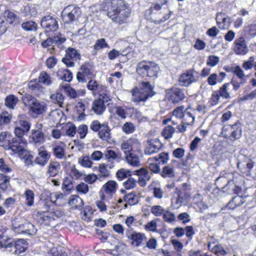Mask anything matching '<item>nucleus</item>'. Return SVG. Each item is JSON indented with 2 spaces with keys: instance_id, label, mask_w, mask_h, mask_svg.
Listing matches in <instances>:
<instances>
[{
  "instance_id": "obj_1",
  "label": "nucleus",
  "mask_w": 256,
  "mask_h": 256,
  "mask_svg": "<svg viewBox=\"0 0 256 256\" xmlns=\"http://www.w3.org/2000/svg\"><path fill=\"white\" fill-rule=\"evenodd\" d=\"M100 8L107 12V16L114 22L119 24L126 22L132 12L130 4L124 0H104Z\"/></svg>"
},
{
  "instance_id": "obj_2",
  "label": "nucleus",
  "mask_w": 256,
  "mask_h": 256,
  "mask_svg": "<svg viewBox=\"0 0 256 256\" xmlns=\"http://www.w3.org/2000/svg\"><path fill=\"white\" fill-rule=\"evenodd\" d=\"M131 100L136 103L146 102L156 94L154 90V87L148 81H142L140 82L138 86L131 90Z\"/></svg>"
},
{
  "instance_id": "obj_3",
  "label": "nucleus",
  "mask_w": 256,
  "mask_h": 256,
  "mask_svg": "<svg viewBox=\"0 0 256 256\" xmlns=\"http://www.w3.org/2000/svg\"><path fill=\"white\" fill-rule=\"evenodd\" d=\"M62 215V211L60 208H56L51 212H38L35 219L40 225L54 227L56 225V218H60Z\"/></svg>"
},
{
  "instance_id": "obj_4",
  "label": "nucleus",
  "mask_w": 256,
  "mask_h": 256,
  "mask_svg": "<svg viewBox=\"0 0 256 256\" xmlns=\"http://www.w3.org/2000/svg\"><path fill=\"white\" fill-rule=\"evenodd\" d=\"M159 71L158 66L151 61L142 60L136 66V72L142 77L156 78Z\"/></svg>"
},
{
  "instance_id": "obj_5",
  "label": "nucleus",
  "mask_w": 256,
  "mask_h": 256,
  "mask_svg": "<svg viewBox=\"0 0 256 256\" xmlns=\"http://www.w3.org/2000/svg\"><path fill=\"white\" fill-rule=\"evenodd\" d=\"M164 2L162 5L158 4H152L150 8V13L151 14V19L156 24H160L168 19L170 17V12L166 8L163 6L164 4L167 2L164 0Z\"/></svg>"
},
{
  "instance_id": "obj_6",
  "label": "nucleus",
  "mask_w": 256,
  "mask_h": 256,
  "mask_svg": "<svg viewBox=\"0 0 256 256\" xmlns=\"http://www.w3.org/2000/svg\"><path fill=\"white\" fill-rule=\"evenodd\" d=\"M12 227L14 231L18 234L34 236L37 232L35 226L24 218L14 220L12 223Z\"/></svg>"
},
{
  "instance_id": "obj_7",
  "label": "nucleus",
  "mask_w": 256,
  "mask_h": 256,
  "mask_svg": "<svg viewBox=\"0 0 256 256\" xmlns=\"http://www.w3.org/2000/svg\"><path fill=\"white\" fill-rule=\"evenodd\" d=\"M104 158L107 162L106 166L110 168H113L116 164L122 160V153L119 150L116 152L111 149L104 152Z\"/></svg>"
},
{
  "instance_id": "obj_8",
  "label": "nucleus",
  "mask_w": 256,
  "mask_h": 256,
  "mask_svg": "<svg viewBox=\"0 0 256 256\" xmlns=\"http://www.w3.org/2000/svg\"><path fill=\"white\" fill-rule=\"evenodd\" d=\"M80 14V8L74 5L67 6L64 8L62 13L63 21L68 24L77 19Z\"/></svg>"
},
{
  "instance_id": "obj_9",
  "label": "nucleus",
  "mask_w": 256,
  "mask_h": 256,
  "mask_svg": "<svg viewBox=\"0 0 256 256\" xmlns=\"http://www.w3.org/2000/svg\"><path fill=\"white\" fill-rule=\"evenodd\" d=\"M94 76V68L92 64L85 62L78 72L76 78L79 82L84 83L87 79H90Z\"/></svg>"
},
{
  "instance_id": "obj_10",
  "label": "nucleus",
  "mask_w": 256,
  "mask_h": 256,
  "mask_svg": "<svg viewBox=\"0 0 256 256\" xmlns=\"http://www.w3.org/2000/svg\"><path fill=\"white\" fill-rule=\"evenodd\" d=\"M80 55L78 50L74 48H69L66 50L64 57L62 58V62L68 67H73L75 61L80 58Z\"/></svg>"
},
{
  "instance_id": "obj_11",
  "label": "nucleus",
  "mask_w": 256,
  "mask_h": 256,
  "mask_svg": "<svg viewBox=\"0 0 256 256\" xmlns=\"http://www.w3.org/2000/svg\"><path fill=\"white\" fill-rule=\"evenodd\" d=\"M166 96L172 103H178L184 99V91L178 88L172 87L166 90Z\"/></svg>"
},
{
  "instance_id": "obj_12",
  "label": "nucleus",
  "mask_w": 256,
  "mask_h": 256,
  "mask_svg": "<svg viewBox=\"0 0 256 256\" xmlns=\"http://www.w3.org/2000/svg\"><path fill=\"white\" fill-rule=\"evenodd\" d=\"M126 236L128 240L132 241V244L136 246H140L146 238L144 234L136 232L132 228L126 229Z\"/></svg>"
},
{
  "instance_id": "obj_13",
  "label": "nucleus",
  "mask_w": 256,
  "mask_h": 256,
  "mask_svg": "<svg viewBox=\"0 0 256 256\" xmlns=\"http://www.w3.org/2000/svg\"><path fill=\"white\" fill-rule=\"evenodd\" d=\"M10 141L8 150H12L14 153L22 154L27 144L26 140L12 138Z\"/></svg>"
},
{
  "instance_id": "obj_14",
  "label": "nucleus",
  "mask_w": 256,
  "mask_h": 256,
  "mask_svg": "<svg viewBox=\"0 0 256 256\" xmlns=\"http://www.w3.org/2000/svg\"><path fill=\"white\" fill-rule=\"evenodd\" d=\"M40 24L47 32L56 31L58 28L56 19L50 15L44 16L42 18Z\"/></svg>"
},
{
  "instance_id": "obj_15",
  "label": "nucleus",
  "mask_w": 256,
  "mask_h": 256,
  "mask_svg": "<svg viewBox=\"0 0 256 256\" xmlns=\"http://www.w3.org/2000/svg\"><path fill=\"white\" fill-rule=\"evenodd\" d=\"M230 176L226 184L225 185V188H226L228 194H238L242 190L241 186L238 184L236 178H234L232 174H228Z\"/></svg>"
},
{
  "instance_id": "obj_16",
  "label": "nucleus",
  "mask_w": 256,
  "mask_h": 256,
  "mask_svg": "<svg viewBox=\"0 0 256 256\" xmlns=\"http://www.w3.org/2000/svg\"><path fill=\"white\" fill-rule=\"evenodd\" d=\"M162 147V144L158 138H152L147 140L144 153L150 155L158 152Z\"/></svg>"
},
{
  "instance_id": "obj_17",
  "label": "nucleus",
  "mask_w": 256,
  "mask_h": 256,
  "mask_svg": "<svg viewBox=\"0 0 256 256\" xmlns=\"http://www.w3.org/2000/svg\"><path fill=\"white\" fill-rule=\"evenodd\" d=\"M140 145V142L138 139L135 138H130L128 140L123 142L120 144V149L124 152V156L132 152L134 147Z\"/></svg>"
},
{
  "instance_id": "obj_18",
  "label": "nucleus",
  "mask_w": 256,
  "mask_h": 256,
  "mask_svg": "<svg viewBox=\"0 0 256 256\" xmlns=\"http://www.w3.org/2000/svg\"><path fill=\"white\" fill-rule=\"evenodd\" d=\"M196 81L193 71L190 70L182 74L179 78V84L182 86H188Z\"/></svg>"
},
{
  "instance_id": "obj_19",
  "label": "nucleus",
  "mask_w": 256,
  "mask_h": 256,
  "mask_svg": "<svg viewBox=\"0 0 256 256\" xmlns=\"http://www.w3.org/2000/svg\"><path fill=\"white\" fill-rule=\"evenodd\" d=\"M29 139L30 142L35 146H38L46 141L44 134L42 132L31 131Z\"/></svg>"
},
{
  "instance_id": "obj_20",
  "label": "nucleus",
  "mask_w": 256,
  "mask_h": 256,
  "mask_svg": "<svg viewBox=\"0 0 256 256\" xmlns=\"http://www.w3.org/2000/svg\"><path fill=\"white\" fill-rule=\"evenodd\" d=\"M38 154L34 160V162L36 164L44 166L48 163L50 154L46 150H44L43 147L38 148Z\"/></svg>"
},
{
  "instance_id": "obj_21",
  "label": "nucleus",
  "mask_w": 256,
  "mask_h": 256,
  "mask_svg": "<svg viewBox=\"0 0 256 256\" xmlns=\"http://www.w3.org/2000/svg\"><path fill=\"white\" fill-rule=\"evenodd\" d=\"M234 44V50L236 54L244 55L247 52V46L245 40L242 36L236 40Z\"/></svg>"
},
{
  "instance_id": "obj_22",
  "label": "nucleus",
  "mask_w": 256,
  "mask_h": 256,
  "mask_svg": "<svg viewBox=\"0 0 256 256\" xmlns=\"http://www.w3.org/2000/svg\"><path fill=\"white\" fill-rule=\"evenodd\" d=\"M194 112V110L191 108L186 109L185 112L182 118V123L187 126L192 124L195 118Z\"/></svg>"
},
{
  "instance_id": "obj_23",
  "label": "nucleus",
  "mask_w": 256,
  "mask_h": 256,
  "mask_svg": "<svg viewBox=\"0 0 256 256\" xmlns=\"http://www.w3.org/2000/svg\"><path fill=\"white\" fill-rule=\"evenodd\" d=\"M30 108V111L36 115L41 114L46 110V104L37 100H34Z\"/></svg>"
},
{
  "instance_id": "obj_24",
  "label": "nucleus",
  "mask_w": 256,
  "mask_h": 256,
  "mask_svg": "<svg viewBox=\"0 0 256 256\" xmlns=\"http://www.w3.org/2000/svg\"><path fill=\"white\" fill-rule=\"evenodd\" d=\"M240 125V123L238 122H235L232 125H230L232 130L231 134L229 136V138L230 140H234L241 136L242 128Z\"/></svg>"
},
{
  "instance_id": "obj_25",
  "label": "nucleus",
  "mask_w": 256,
  "mask_h": 256,
  "mask_svg": "<svg viewBox=\"0 0 256 256\" xmlns=\"http://www.w3.org/2000/svg\"><path fill=\"white\" fill-rule=\"evenodd\" d=\"M60 170V165L57 162H50L47 167L46 174L50 177L56 176Z\"/></svg>"
},
{
  "instance_id": "obj_26",
  "label": "nucleus",
  "mask_w": 256,
  "mask_h": 256,
  "mask_svg": "<svg viewBox=\"0 0 256 256\" xmlns=\"http://www.w3.org/2000/svg\"><path fill=\"white\" fill-rule=\"evenodd\" d=\"M245 202L244 198L236 196L230 201L227 206H225V209L228 208L234 210L237 206H239Z\"/></svg>"
},
{
  "instance_id": "obj_27",
  "label": "nucleus",
  "mask_w": 256,
  "mask_h": 256,
  "mask_svg": "<svg viewBox=\"0 0 256 256\" xmlns=\"http://www.w3.org/2000/svg\"><path fill=\"white\" fill-rule=\"evenodd\" d=\"M12 137L11 134L6 132H3L0 134V146L5 149L10 148V144Z\"/></svg>"
},
{
  "instance_id": "obj_28",
  "label": "nucleus",
  "mask_w": 256,
  "mask_h": 256,
  "mask_svg": "<svg viewBox=\"0 0 256 256\" xmlns=\"http://www.w3.org/2000/svg\"><path fill=\"white\" fill-rule=\"evenodd\" d=\"M92 110L96 114H102L106 110L104 100L102 99L94 100L92 103Z\"/></svg>"
},
{
  "instance_id": "obj_29",
  "label": "nucleus",
  "mask_w": 256,
  "mask_h": 256,
  "mask_svg": "<svg viewBox=\"0 0 256 256\" xmlns=\"http://www.w3.org/2000/svg\"><path fill=\"white\" fill-rule=\"evenodd\" d=\"M117 185L115 181L108 180L102 186V188L106 194H112L116 192Z\"/></svg>"
},
{
  "instance_id": "obj_30",
  "label": "nucleus",
  "mask_w": 256,
  "mask_h": 256,
  "mask_svg": "<svg viewBox=\"0 0 256 256\" xmlns=\"http://www.w3.org/2000/svg\"><path fill=\"white\" fill-rule=\"evenodd\" d=\"M110 130L106 124H102L98 132V136L102 140L108 142L110 139Z\"/></svg>"
},
{
  "instance_id": "obj_31",
  "label": "nucleus",
  "mask_w": 256,
  "mask_h": 256,
  "mask_svg": "<svg viewBox=\"0 0 256 256\" xmlns=\"http://www.w3.org/2000/svg\"><path fill=\"white\" fill-rule=\"evenodd\" d=\"M126 160L128 163L133 166L138 167L140 166V160L139 157L133 152L125 156Z\"/></svg>"
},
{
  "instance_id": "obj_32",
  "label": "nucleus",
  "mask_w": 256,
  "mask_h": 256,
  "mask_svg": "<svg viewBox=\"0 0 256 256\" xmlns=\"http://www.w3.org/2000/svg\"><path fill=\"white\" fill-rule=\"evenodd\" d=\"M124 200L129 205H134L138 204L140 200L139 196L134 192L126 194L124 196Z\"/></svg>"
},
{
  "instance_id": "obj_33",
  "label": "nucleus",
  "mask_w": 256,
  "mask_h": 256,
  "mask_svg": "<svg viewBox=\"0 0 256 256\" xmlns=\"http://www.w3.org/2000/svg\"><path fill=\"white\" fill-rule=\"evenodd\" d=\"M15 250L16 254H20L24 252L27 248L26 241L23 239L18 240L14 243Z\"/></svg>"
},
{
  "instance_id": "obj_34",
  "label": "nucleus",
  "mask_w": 256,
  "mask_h": 256,
  "mask_svg": "<svg viewBox=\"0 0 256 256\" xmlns=\"http://www.w3.org/2000/svg\"><path fill=\"white\" fill-rule=\"evenodd\" d=\"M69 204L75 208L80 209L84 205V202L79 196L74 195L71 196Z\"/></svg>"
},
{
  "instance_id": "obj_35",
  "label": "nucleus",
  "mask_w": 256,
  "mask_h": 256,
  "mask_svg": "<svg viewBox=\"0 0 256 256\" xmlns=\"http://www.w3.org/2000/svg\"><path fill=\"white\" fill-rule=\"evenodd\" d=\"M161 176L164 178H172L174 176V167L171 165H167L162 168L160 173Z\"/></svg>"
},
{
  "instance_id": "obj_36",
  "label": "nucleus",
  "mask_w": 256,
  "mask_h": 256,
  "mask_svg": "<svg viewBox=\"0 0 256 256\" xmlns=\"http://www.w3.org/2000/svg\"><path fill=\"white\" fill-rule=\"evenodd\" d=\"M18 99L14 94L8 96L5 98V105L10 109H14L18 102Z\"/></svg>"
},
{
  "instance_id": "obj_37",
  "label": "nucleus",
  "mask_w": 256,
  "mask_h": 256,
  "mask_svg": "<svg viewBox=\"0 0 256 256\" xmlns=\"http://www.w3.org/2000/svg\"><path fill=\"white\" fill-rule=\"evenodd\" d=\"M109 46L106 42L104 38H100L98 40L95 44L94 46V50L93 54H96L97 53V52L101 48H108Z\"/></svg>"
},
{
  "instance_id": "obj_38",
  "label": "nucleus",
  "mask_w": 256,
  "mask_h": 256,
  "mask_svg": "<svg viewBox=\"0 0 256 256\" xmlns=\"http://www.w3.org/2000/svg\"><path fill=\"white\" fill-rule=\"evenodd\" d=\"M54 155L58 159H62L65 157V150L64 146H56L52 148Z\"/></svg>"
},
{
  "instance_id": "obj_39",
  "label": "nucleus",
  "mask_w": 256,
  "mask_h": 256,
  "mask_svg": "<svg viewBox=\"0 0 256 256\" xmlns=\"http://www.w3.org/2000/svg\"><path fill=\"white\" fill-rule=\"evenodd\" d=\"M24 195L26 198V204L32 206L34 204V193L30 190H26Z\"/></svg>"
},
{
  "instance_id": "obj_40",
  "label": "nucleus",
  "mask_w": 256,
  "mask_h": 256,
  "mask_svg": "<svg viewBox=\"0 0 256 256\" xmlns=\"http://www.w3.org/2000/svg\"><path fill=\"white\" fill-rule=\"evenodd\" d=\"M10 186V177L4 174H0V188L4 191L7 190Z\"/></svg>"
},
{
  "instance_id": "obj_41",
  "label": "nucleus",
  "mask_w": 256,
  "mask_h": 256,
  "mask_svg": "<svg viewBox=\"0 0 256 256\" xmlns=\"http://www.w3.org/2000/svg\"><path fill=\"white\" fill-rule=\"evenodd\" d=\"M133 174L138 176L139 178H144L146 180H150L151 178V174L147 170L144 168L134 171Z\"/></svg>"
},
{
  "instance_id": "obj_42",
  "label": "nucleus",
  "mask_w": 256,
  "mask_h": 256,
  "mask_svg": "<svg viewBox=\"0 0 256 256\" xmlns=\"http://www.w3.org/2000/svg\"><path fill=\"white\" fill-rule=\"evenodd\" d=\"M12 116L7 112H3L0 114V126H5L9 124L12 120Z\"/></svg>"
},
{
  "instance_id": "obj_43",
  "label": "nucleus",
  "mask_w": 256,
  "mask_h": 256,
  "mask_svg": "<svg viewBox=\"0 0 256 256\" xmlns=\"http://www.w3.org/2000/svg\"><path fill=\"white\" fill-rule=\"evenodd\" d=\"M164 220L169 224H174L176 222V217L174 213L166 210L162 216Z\"/></svg>"
},
{
  "instance_id": "obj_44",
  "label": "nucleus",
  "mask_w": 256,
  "mask_h": 256,
  "mask_svg": "<svg viewBox=\"0 0 256 256\" xmlns=\"http://www.w3.org/2000/svg\"><path fill=\"white\" fill-rule=\"evenodd\" d=\"M244 32L245 34L250 36V38L256 36V24H252L244 27Z\"/></svg>"
},
{
  "instance_id": "obj_45",
  "label": "nucleus",
  "mask_w": 256,
  "mask_h": 256,
  "mask_svg": "<svg viewBox=\"0 0 256 256\" xmlns=\"http://www.w3.org/2000/svg\"><path fill=\"white\" fill-rule=\"evenodd\" d=\"M175 132V129L171 126H166L162 132V135L166 139H168L172 137Z\"/></svg>"
},
{
  "instance_id": "obj_46",
  "label": "nucleus",
  "mask_w": 256,
  "mask_h": 256,
  "mask_svg": "<svg viewBox=\"0 0 256 256\" xmlns=\"http://www.w3.org/2000/svg\"><path fill=\"white\" fill-rule=\"evenodd\" d=\"M156 161H158L159 164H166L169 160V154L168 152H162L158 154V156H156L154 158Z\"/></svg>"
},
{
  "instance_id": "obj_47",
  "label": "nucleus",
  "mask_w": 256,
  "mask_h": 256,
  "mask_svg": "<svg viewBox=\"0 0 256 256\" xmlns=\"http://www.w3.org/2000/svg\"><path fill=\"white\" fill-rule=\"evenodd\" d=\"M2 239L0 240V246L1 248H12L14 246L13 241L11 239L8 238L7 236H2Z\"/></svg>"
},
{
  "instance_id": "obj_48",
  "label": "nucleus",
  "mask_w": 256,
  "mask_h": 256,
  "mask_svg": "<svg viewBox=\"0 0 256 256\" xmlns=\"http://www.w3.org/2000/svg\"><path fill=\"white\" fill-rule=\"evenodd\" d=\"M62 88L64 90L65 92L70 98H74L77 96L76 90L71 88L68 84L62 86Z\"/></svg>"
},
{
  "instance_id": "obj_49",
  "label": "nucleus",
  "mask_w": 256,
  "mask_h": 256,
  "mask_svg": "<svg viewBox=\"0 0 256 256\" xmlns=\"http://www.w3.org/2000/svg\"><path fill=\"white\" fill-rule=\"evenodd\" d=\"M135 130L136 127L131 122H126L122 126V130L126 134L132 133Z\"/></svg>"
},
{
  "instance_id": "obj_50",
  "label": "nucleus",
  "mask_w": 256,
  "mask_h": 256,
  "mask_svg": "<svg viewBox=\"0 0 256 256\" xmlns=\"http://www.w3.org/2000/svg\"><path fill=\"white\" fill-rule=\"evenodd\" d=\"M76 132L80 139H84L88 132V127L86 124L80 125L76 129Z\"/></svg>"
},
{
  "instance_id": "obj_51",
  "label": "nucleus",
  "mask_w": 256,
  "mask_h": 256,
  "mask_svg": "<svg viewBox=\"0 0 256 256\" xmlns=\"http://www.w3.org/2000/svg\"><path fill=\"white\" fill-rule=\"evenodd\" d=\"M208 250H212L218 256L224 255V249L220 246L214 245L212 247L210 244H208Z\"/></svg>"
},
{
  "instance_id": "obj_52",
  "label": "nucleus",
  "mask_w": 256,
  "mask_h": 256,
  "mask_svg": "<svg viewBox=\"0 0 256 256\" xmlns=\"http://www.w3.org/2000/svg\"><path fill=\"white\" fill-rule=\"evenodd\" d=\"M78 163L84 167L90 168L92 162L90 160L89 156H84L78 158Z\"/></svg>"
},
{
  "instance_id": "obj_53",
  "label": "nucleus",
  "mask_w": 256,
  "mask_h": 256,
  "mask_svg": "<svg viewBox=\"0 0 256 256\" xmlns=\"http://www.w3.org/2000/svg\"><path fill=\"white\" fill-rule=\"evenodd\" d=\"M165 211V209L160 206H154L151 208V212L156 216H163Z\"/></svg>"
},
{
  "instance_id": "obj_54",
  "label": "nucleus",
  "mask_w": 256,
  "mask_h": 256,
  "mask_svg": "<svg viewBox=\"0 0 256 256\" xmlns=\"http://www.w3.org/2000/svg\"><path fill=\"white\" fill-rule=\"evenodd\" d=\"M116 114L122 119H125L126 117V109L121 106H115L114 108Z\"/></svg>"
},
{
  "instance_id": "obj_55",
  "label": "nucleus",
  "mask_w": 256,
  "mask_h": 256,
  "mask_svg": "<svg viewBox=\"0 0 256 256\" xmlns=\"http://www.w3.org/2000/svg\"><path fill=\"white\" fill-rule=\"evenodd\" d=\"M50 98L54 103H57L60 106L63 104L64 96L60 92H56L52 94Z\"/></svg>"
},
{
  "instance_id": "obj_56",
  "label": "nucleus",
  "mask_w": 256,
  "mask_h": 256,
  "mask_svg": "<svg viewBox=\"0 0 256 256\" xmlns=\"http://www.w3.org/2000/svg\"><path fill=\"white\" fill-rule=\"evenodd\" d=\"M39 82L46 85L51 83V78L50 76L45 72H42L39 76Z\"/></svg>"
},
{
  "instance_id": "obj_57",
  "label": "nucleus",
  "mask_w": 256,
  "mask_h": 256,
  "mask_svg": "<svg viewBox=\"0 0 256 256\" xmlns=\"http://www.w3.org/2000/svg\"><path fill=\"white\" fill-rule=\"evenodd\" d=\"M36 24L33 21L25 22L22 24V28L26 30H36Z\"/></svg>"
},
{
  "instance_id": "obj_58",
  "label": "nucleus",
  "mask_w": 256,
  "mask_h": 256,
  "mask_svg": "<svg viewBox=\"0 0 256 256\" xmlns=\"http://www.w3.org/2000/svg\"><path fill=\"white\" fill-rule=\"evenodd\" d=\"M136 180L134 178H130L123 183V186L126 189L130 190L136 187Z\"/></svg>"
},
{
  "instance_id": "obj_59",
  "label": "nucleus",
  "mask_w": 256,
  "mask_h": 256,
  "mask_svg": "<svg viewBox=\"0 0 256 256\" xmlns=\"http://www.w3.org/2000/svg\"><path fill=\"white\" fill-rule=\"evenodd\" d=\"M62 188L63 190L70 192L72 188V183L70 180L68 178H65L64 180Z\"/></svg>"
},
{
  "instance_id": "obj_60",
  "label": "nucleus",
  "mask_w": 256,
  "mask_h": 256,
  "mask_svg": "<svg viewBox=\"0 0 256 256\" xmlns=\"http://www.w3.org/2000/svg\"><path fill=\"white\" fill-rule=\"evenodd\" d=\"M18 126H20L23 130H24L28 132L30 128V124L27 120H20L18 122Z\"/></svg>"
},
{
  "instance_id": "obj_61",
  "label": "nucleus",
  "mask_w": 256,
  "mask_h": 256,
  "mask_svg": "<svg viewBox=\"0 0 256 256\" xmlns=\"http://www.w3.org/2000/svg\"><path fill=\"white\" fill-rule=\"evenodd\" d=\"M76 189L78 192L86 194L89 191V187L88 185L84 182H81L78 184Z\"/></svg>"
},
{
  "instance_id": "obj_62",
  "label": "nucleus",
  "mask_w": 256,
  "mask_h": 256,
  "mask_svg": "<svg viewBox=\"0 0 256 256\" xmlns=\"http://www.w3.org/2000/svg\"><path fill=\"white\" fill-rule=\"evenodd\" d=\"M185 110L184 106L178 107L173 111V115L177 118L182 119L185 112Z\"/></svg>"
},
{
  "instance_id": "obj_63",
  "label": "nucleus",
  "mask_w": 256,
  "mask_h": 256,
  "mask_svg": "<svg viewBox=\"0 0 256 256\" xmlns=\"http://www.w3.org/2000/svg\"><path fill=\"white\" fill-rule=\"evenodd\" d=\"M130 172L129 171L124 168H122L116 172V176L117 178L119 180H121L125 178H126L128 176H130Z\"/></svg>"
},
{
  "instance_id": "obj_64",
  "label": "nucleus",
  "mask_w": 256,
  "mask_h": 256,
  "mask_svg": "<svg viewBox=\"0 0 256 256\" xmlns=\"http://www.w3.org/2000/svg\"><path fill=\"white\" fill-rule=\"evenodd\" d=\"M16 15L12 12L10 10H6L4 12V19L6 18V20L9 23H12L14 20H15Z\"/></svg>"
}]
</instances>
